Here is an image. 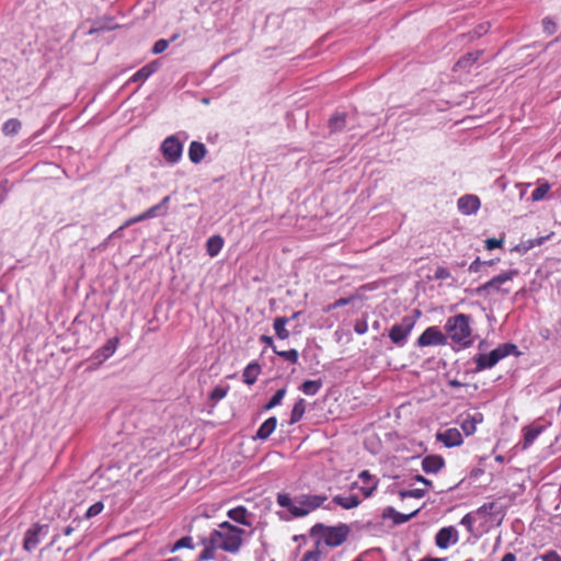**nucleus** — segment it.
<instances>
[{"label":"nucleus","mask_w":561,"mask_h":561,"mask_svg":"<svg viewBox=\"0 0 561 561\" xmlns=\"http://www.w3.org/2000/svg\"><path fill=\"white\" fill-rule=\"evenodd\" d=\"M325 495L300 494L291 497L288 493H278L276 501L280 507L288 511L291 517H305L320 507L325 501Z\"/></svg>","instance_id":"1"},{"label":"nucleus","mask_w":561,"mask_h":561,"mask_svg":"<svg viewBox=\"0 0 561 561\" xmlns=\"http://www.w3.org/2000/svg\"><path fill=\"white\" fill-rule=\"evenodd\" d=\"M243 533V529L224 522L219 525V529L210 534L209 540L221 550L236 553L241 548Z\"/></svg>","instance_id":"2"},{"label":"nucleus","mask_w":561,"mask_h":561,"mask_svg":"<svg viewBox=\"0 0 561 561\" xmlns=\"http://www.w3.org/2000/svg\"><path fill=\"white\" fill-rule=\"evenodd\" d=\"M471 316L459 313L447 319L445 330L447 337L460 347H469L472 344Z\"/></svg>","instance_id":"3"},{"label":"nucleus","mask_w":561,"mask_h":561,"mask_svg":"<svg viewBox=\"0 0 561 561\" xmlns=\"http://www.w3.org/2000/svg\"><path fill=\"white\" fill-rule=\"evenodd\" d=\"M350 533V527L345 524L337 526H324L323 524H316L311 528L312 535H320L324 543L330 547H337L342 545Z\"/></svg>","instance_id":"4"},{"label":"nucleus","mask_w":561,"mask_h":561,"mask_svg":"<svg viewBox=\"0 0 561 561\" xmlns=\"http://www.w3.org/2000/svg\"><path fill=\"white\" fill-rule=\"evenodd\" d=\"M514 350H516L514 344L506 343L500 345L488 354H478L474 357L477 370L481 371L494 367L502 358L508 356Z\"/></svg>","instance_id":"5"},{"label":"nucleus","mask_w":561,"mask_h":561,"mask_svg":"<svg viewBox=\"0 0 561 561\" xmlns=\"http://www.w3.org/2000/svg\"><path fill=\"white\" fill-rule=\"evenodd\" d=\"M519 274L518 270H510L492 277L489 282L479 286L476 291L480 296L489 295L491 291L502 293L503 295L510 294V288H503L502 286L507 282L512 280Z\"/></svg>","instance_id":"6"},{"label":"nucleus","mask_w":561,"mask_h":561,"mask_svg":"<svg viewBox=\"0 0 561 561\" xmlns=\"http://www.w3.org/2000/svg\"><path fill=\"white\" fill-rule=\"evenodd\" d=\"M160 150L167 162L175 164L182 158L183 144L175 135H171L162 141Z\"/></svg>","instance_id":"7"},{"label":"nucleus","mask_w":561,"mask_h":561,"mask_svg":"<svg viewBox=\"0 0 561 561\" xmlns=\"http://www.w3.org/2000/svg\"><path fill=\"white\" fill-rule=\"evenodd\" d=\"M414 328V321L404 317L400 323L394 324L389 331V337L397 346H403Z\"/></svg>","instance_id":"8"},{"label":"nucleus","mask_w":561,"mask_h":561,"mask_svg":"<svg viewBox=\"0 0 561 561\" xmlns=\"http://www.w3.org/2000/svg\"><path fill=\"white\" fill-rule=\"evenodd\" d=\"M48 534V525L34 524L31 528L25 531L23 539V548L26 551H33L42 538Z\"/></svg>","instance_id":"9"},{"label":"nucleus","mask_w":561,"mask_h":561,"mask_svg":"<svg viewBox=\"0 0 561 561\" xmlns=\"http://www.w3.org/2000/svg\"><path fill=\"white\" fill-rule=\"evenodd\" d=\"M447 336L437 327L427 328L417 339L416 344L420 347L431 345H445Z\"/></svg>","instance_id":"10"},{"label":"nucleus","mask_w":561,"mask_h":561,"mask_svg":"<svg viewBox=\"0 0 561 561\" xmlns=\"http://www.w3.org/2000/svg\"><path fill=\"white\" fill-rule=\"evenodd\" d=\"M378 486V479L373 477L368 470H363L358 474V480L352 484V489H358L365 497L373 495Z\"/></svg>","instance_id":"11"},{"label":"nucleus","mask_w":561,"mask_h":561,"mask_svg":"<svg viewBox=\"0 0 561 561\" xmlns=\"http://www.w3.org/2000/svg\"><path fill=\"white\" fill-rule=\"evenodd\" d=\"M458 541V530L453 527H443L435 537V543L440 549H447L450 545Z\"/></svg>","instance_id":"12"},{"label":"nucleus","mask_w":561,"mask_h":561,"mask_svg":"<svg viewBox=\"0 0 561 561\" xmlns=\"http://www.w3.org/2000/svg\"><path fill=\"white\" fill-rule=\"evenodd\" d=\"M436 439L449 448L459 446L463 442L461 433L455 427L448 428L444 432H438L436 434Z\"/></svg>","instance_id":"13"},{"label":"nucleus","mask_w":561,"mask_h":561,"mask_svg":"<svg viewBox=\"0 0 561 561\" xmlns=\"http://www.w3.org/2000/svg\"><path fill=\"white\" fill-rule=\"evenodd\" d=\"M458 209L463 215H471L480 208V199L476 195H463L458 199Z\"/></svg>","instance_id":"14"},{"label":"nucleus","mask_w":561,"mask_h":561,"mask_svg":"<svg viewBox=\"0 0 561 561\" xmlns=\"http://www.w3.org/2000/svg\"><path fill=\"white\" fill-rule=\"evenodd\" d=\"M117 343V339H111L102 347L93 353L92 358L96 360V366L101 365L115 353Z\"/></svg>","instance_id":"15"},{"label":"nucleus","mask_w":561,"mask_h":561,"mask_svg":"<svg viewBox=\"0 0 561 561\" xmlns=\"http://www.w3.org/2000/svg\"><path fill=\"white\" fill-rule=\"evenodd\" d=\"M545 428L546 426L538 423H533L528 426H525L523 428V449H527L535 442V439L545 431Z\"/></svg>","instance_id":"16"},{"label":"nucleus","mask_w":561,"mask_h":561,"mask_svg":"<svg viewBox=\"0 0 561 561\" xmlns=\"http://www.w3.org/2000/svg\"><path fill=\"white\" fill-rule=\"evenodd\" d=\"M445 466V460L438 455H428L422 460V469L426 473H437Z\"/></svg>","instance_id":"17"},{"label":"nucleus","mask_w":561,"mask_h":561,"mask_svg":"<svg viewBox=\"0 0 561 561\" xmlns=\"http://www.w3.org/2000/svg\"><path fill=\"white\" fill-rule=\"evenodd\" d=\"M277 426V419L275 416L268 417L263 424L259 427L254 439L265 440L271 434L275 431Z\"/></svg>","instance_id":"18"},{"label":"nucleus","mask_w":561,"mask_h":561,"mask_svg":"<svg viewBox=\"0 0 561 561\" xmlns=\"http://www.w3.org/2000/svg\"><path fill=\"white\" fill-rule=\"evenodd\" d=\"M207 149L203 142L192 141L188 148V158L190 160L197 164L199 163L206 156Z\"/></svg>","instance_id":"19"},{"label":"nucleus","mask_w":561,"mask_h":561,"mask_svg":"<svg viewBox=\"0 0 561 561\" xmlns=\"http://www.w3.org/2000/svg\"><path fill=\"white\" fill-rule=\"evenodd\" d=\"M229 518L241 525L250 526L251 522L248 519L249 513L244 506H238L228 512Z\"/></svg>","instance_id":"20"},{"label":"nucleus","mask_w":561,"mask_h":561,"mask_svg":"<svg viewBox=\"0 0 561 561\" xmlns=\"http://www.w3.org/2000/svg\"><path fill=\"white\" fill-rule=\"evenodd\" d=\"M158 69L156 62H150L140 68L134 76L130 78L133 82H144L146 81L153 72Z\"/></svg>","instance_id":"21"},{"label":"nucleus","mask_w":561,"mask_h":561,"mask_svg":"<svg viewBox=\"0 0 561 561\" xmlns=\"http://www.w3.org/2000/svg\"><path fill=\"white\" fill-rule=\"evenodd\" d=\"M332 501H333V503H335L336 505H339L345 510L355 508L360 503L359 499L356 495H348V496L335 495V496H333Z\"/></svg>","instance_id":"22"},{"label":"nucleus","mask_w":561,"mask_h":561,"mask_svg":"<svg viewBox=\"0 0 561 561\" xmlns=\"http://www.w3.org/2000/svg\"><path fill=\"white\" fill-rule=\"evenodd\" d=\"M482 55V50H477L473 53H468L467 55L462 56L455 65L454 69H468L472 64H474L480 56Z\"/></svg>","instance_id":"23"},{"label":"nucleus","mask_w":561,"mask_h":561,"mask_svg":"<svg viewBox=\"0 0 561 561\" xmlns=\"http://www.w3.org/2000/svg\"><path fill=\"white\" fill-rule=\"evenodd\" d=\"M289 319L286 317H277L274 320V330L276 333V336L280 340H286L289 336V331L286 329V324L288 323Z\"/></svg>","instance_id":"24"},{"label":"nucleus","mask_w":561,"mask_h":561,"mask_svg":"<svg viewBox=\"0 0 561 561\" xmlns=\"http://www.w3.org/2000/svg\"><path fill=\"white\" fill-rule=\"evenodd\" d=\"M224 247V239L220 236H213L206 242L207 253L214 257Z\"/></svg>","instance_id":"25"},{"label":"nucleus","mask_w":561,"mask_h":561,"mask_svg":"<svg viewBox=\"0 0 561 561\" xmlns=\"http://www.w3.org/2000/svg\"><path fill=\"white\" fill-rule=\"evenodd\" d=\"M305 411H306V401H305V399L300 398L294 404V408L290 413L289 423L295 424V423L299 422L302 419Z\"/></svg>","instance_id":"26"},{"label":"nucleus","mask_w":561,"mask_h":561,"mask_svg":"<svg viewBox=\"0 0 561 561\" xmlns=\"http://www.w3.org/2000/svg\"><path fill=\"white\" fill-rule=\"evenodd\" d=\"M260 373V366L257 364H249L243 371V381L248 385H253Z\"/></svg>","instance_id":"27"},{"label":"nucleus","mask_w":561,"mask_h":561,"mask_svg":"<svg viewBox=\"0 0 561 561\" xmlns=\"http://www.w3.org/2000/svg\"><path fill=\"white\" fill-rule=\"evenodd\" d=\"M322 387V380H306L301 386L300 390L307 396H314Z\"/></svg>","instance_id":"28"},{"label":"nucleus","mask_w":561,"mask_h":561,"mask_svg":"<svg viewBox=\"0 0 561 561\" xmlns=\"http://www.w3.org/2000/svg\"><path fill=\"white\" fill-rule=\"evenodd\" d=\"M21 122L16 118H11V119H8L3 125H2V133L7 136H12V135H15L19 133V130L21 129Z\"/></svg>","instance_id":"29"},{"label":"nucleus","mask_w":561,"mask_h":561,"mask_svg":"<svg viewBox=\"0 0 561 561\" xmlns=\"http://www.w3.org/2000/svg\"><path fill=\"white\" fill-rule=\"evenodd\" d=\"M329 126H330L331 131H341L346 126V115L345 114L334 115L330 119Z\"/></svg>","instance_id":"30"},{"label":"nucleus","mask_w":561,"mask_h":561,"mask_svg":"<svg viewBox=\"0 0 561 561\" xmlns=\"http://www.w3.org/2000/svg\"><path fill=\"white\" fill-rule=\"evenodd\" d=\"M286 394V388L278 389L271 400L263 407L264 411H268L277 405H279Z\"/></svg>","instance_id":"31"},{"label":"nucleus","mask_w":561,"mask_h":561,"mask_svg":"<svg viewBox=\"0 0 561 561\" xmlns=\"http://www.w3.org/2000/svg\"><path fill=\"white\" fill-rule=\"evenodd\" d=\"M187 548L194 549L193 538L190 536L182 537L171 548L170 552H175L180 549Z\"/></svg>","instance_id":"32"},{"label":"nucleus","mask_w":561,"mask_h":561,"mask_svg":"<svg viewBox=\"0 0 561 561\" xmlns=\"http://www.w3.org/2000/svg\"><path fill=\"white\" fill-rule=\"evenodd\" d=\"M549 190L550 185L547 182L539 183V185L531 193V199L535 202L542 199Z\"/></svg>","instance_id":"33"},{"label":"nucleus","mask_w":561,"mask_h":561,"mask_svg":"<svg viewBox=\"0 0 561 561\" xmlns=\"http://www.w3.org/2000/svg\"><path fill=\"white\" fill-rule=\"evenodd\" d=\"M275 353L291 364H296L298 362L299 354L296 350L291 348L288 351H275Z\"/></svg>","instance_id":"34"},{"label":"nucleus","mask_w":561,"mask_h":561,"mask_svg":"<svg viewBox=\"0 0 561 561\" xmlns=\"http://www.w3.org/2000/svg\"><path fill=\"white\" fill-rule=\"evenodd\" d=\"M491 27L489 22H484L479 24L472 32L469 33L471 39L479 38L482 35L486 34Z\"/></svg>","instance_id":"35"},{"label":"nucleus","mask_w":561,"mask_h":561,"mask_svg":"<svg viewBox=\"0 0 561 561\" xmlns=\"http://www.w3.org/2000/svg\"><path fill=\"white\" fill-rule=\"evenodd\" d=\"M145 220V218H142V214L136 216V217H133L130 219H128L122 227H119L117 230H115L114 232H112L108 237V239L113 238V237H116V236H119L121 234V231L130 226V225H134V224H137L139 221H142Z\"/></svg>","instance_id":"36"},{"label":"nucleus","mask_w":561,"mask_h":561,"mask_svg":"<svg viewBox=\"0 0 561 561\" xmlns=\"http://www.w3.org/2000/svg\"><path fill=\"white\" fill-rule=\"evenodd\" d=\"M535 561H561V556L554 550H549L538 556Z\"/></svg>","instance_id":"37"},{"label":"nucleus","mask_w":561,"mask_h":561,"mask_svg":"<svg viewBox=\"0 0 561 561\" xmlns=\"http://www.w3.org/2000/svg\"><path fill=\"white\" fill-rule=\"evenodd\" d=\"M114 27L115 26H112L110 24H105L102 21H96L94 23V25L85 32V34L87 35H93V34L99 33L101 31L112 30Z\"/></svg>","instance_id":"38"},{"label":"nucleus","mask_w":561,"mask_h":561,"mask_svg":"<svg viewBox=\"0 0 561 561\" xmlns=\"http://www.w3.org/2000/svg\"><path fill=\"white\" fill-rule=\"evenodd\" d=\"M215 546L216 545H213L211 546H208L206 547L198 556L197 558V561H207V560H211L215 558Z\"/></svg>","instance_id":"39"},{"label":"nucleus","mask_w":561,"mask_h":561,"mask_svg":"<svg viewBox=\"0 0 561 561\" xmlns=\"http://www.w3.org/2000/svg\"><path fill=\"white\" fill-rule=\"evenodd\" d=\"M321 551L319 550V543L312 550L307 551L300 561H319Z\"/></svg>","instance_id":"40"},{"label":"nucleus","mask_w":561,"mask_h":561,"mask_svg":"<svg viewBox=\"0 0 561 561\" xmlns=\"http://www.w3.org/2000/svg\"><path fill=\"white\" fill-rule=\"evenodd\" d=\"M103 507H104V505L102 502H96V503L92 504L88 508V511L85 513V517L91 518V517L99 515L103 511Z\"/></svg>","instance_id":"41"},{"label":"nucleus","mask_w":561,"mask_h":561,"mask_svg":"<svg viewBox=\"0 0 561 561\" xmlns=\"http://www.w3.org/2000/svg\"><path fill=\"white\" fill-rule=\"evenodd\" d=\"M425 495V490L423 489H413L409 491H401L400 496L401 497H415V499H422Z\"/></svg>","instance_id":"42"},{"label":"nucleus","mask_w":561,"mask_h":561,"mask_svg":"<svg viewBox=\"0 0 561 561\" xmlns=\"http://www.w3.org/2000/svg\"><path fill=\"white\" fill-rule=\"evenodd\" d=\"M542 27L548 35H552L557 31V24L550 18L542 20Z\"/></svg>","instance_id":"43"},{"label":"nucleus","mask_w":561,"mask_h":561,"mask_svg":"<svg viewBox=\"0 0 561 561\" xmlns=\"http://www.w3.org/2000/svg\"><path fill=\"white\" fill-rule=\"evenodd\" d=\"M450 277V273L447 268L443 267V266H438L435 272H434V276L433 278L436 279V280H443V279H447Z\"/></svg>","instance_id":"44"},{"label":"nucleus","mask_w":561,"mask_h":561,"mask_svg":"<svg viewBox=\"0 0 561 561\" xmlns=\"http://www.w3.org/2000/svg\"><path fill=\"white\" fill-rule=\"evenodd\" d=\"M461 430L467 436L472 435L476 432V426L471 423L468 416L461 422Z\"/></svg>","instance_id":"45"},{"label":"nucleus","mask_w":561,"mask_h":561,"mask_svg":"<svg viewBox=\"0 0 561 561\" xmlns=\"http://www.w3.org/2000/svg\"><path fill=\"white\" fill-rule=\"evenodd\" d=\"M168 46H169V41L159 39L154 43V45L152 47V53L156 55L161 54L168 48Z\"/></svg>","instance_id":"46"},{"label":"nucleus","mask_w":561,"mask_h":561,"mask_svg":"<svg viewBox=\"0 0 561 561\" xmlns=\"http://www.w3.org/2000/svg\"><path fill=\"white\" fill-rule=\"evenodd\" d=\"M416 513H417V511H414L413 513L405 515V514H401V513L397 512V514L394 515V519H393V522H394L396 524H403V523H407V522H409L413 516H415V515H416Z\"/></svg>","instance_id":"47"},{"label":"nucleus","mask_w":561,"mask_h":561,"mask_svg":"<svg viewBox=\"0 0 561 561\" xmlns=\"http://www.w3.org/2000/svg\"><path fill=\"white\" fill-rule=\"evenodd\" d=\"M503 244V239H494L490 238L485 240V249L493 250L495 248H501Z\"/></svg>","instance_id":"48"},{"label":"nucleus","mask_w":561,"mask_h":561,"mask_svg":"<svg viewBox=\"0 0 561 561\" xmlns=\"http://www.w3.org/2000/svg\"><path fill=\"white\" fill-rule=\"evenodd\" d=\"M160 208H162V204H158L150 207L145 213H142V218L148 219L154 217Z\"/></svg>","instance_id":"49"},{"label":"nucleus","mask_w":561,"mask_h":561,"mask_svg":"<svg viewBox=\"0 0 561 561\" xmlns=\"http://www.w3.org/2000/svg\"><path fill=\"white\" fill-rule=\"evenodd\" d=\"M368 330V324L366 321H357L354 325V331L357 333V334H365Z\"/></svg>","instance_id":"50"},{"label":"nucleus","mask_w":561,"mask_h":561,"mask_svg":"<svg viewBox=\"0 0 561 561\" xmlns=\"http://www.w3.org/2000/svg\"><path fill=\"white\" fill-rule=\"evenodd\" d=\"M485 262H482L479 257H477L470 265L469 272L477 273L480 271L481 266L484 265Z\"/></svg>","instance_id":"51"},{"label":"nucleus","mask_w":561,"mask_h":561,"mask_svg":"<svg viewBox=\"0 0 561 561\" xmlns=\"http://www.w3.org/2000/svg\"><path fill=\"white\" fill-rule=\"evenodd\" d=\"M227 391L221 387H216L211 392V398L215 400L222 399L226 396Z\"/></svg>","instance_id":"52"},{"label":"nucleus","mask_w":561,"mask_h":561,"mask_svg":"<svg viewBox=\"0 0 561 561\" xmlns=\"http://www.w3.org/2000/svg\"><path fill=\"white\" fill-rule=\"evenodd\" d=\"M350 298H340L336 301H334L332 305L328 307V310L336 309L339 307L345 306L350 302Z\"/></svg>","instance_id":"53"},{"label":"nucleus","mask_w":561,"mask_h":561,"mask_svg":"<svg viewBox=\"0 0 561 561\" xmlns=\"http://www.w3.org/2000/svg\"><path fill=\"white\" fill-rule=\"evenodd\" d=\"M396 514H397V511H396L393 507L388 506V507H386V508L382 511L381 516H382V518H383V519H386V518H390V517H391L392 519H394V515H396Z\"/></svg>","instance_id":"54"},{"label":"nucleus","mask_w":561,"mask_h":561,"mask_svg":"<svg viewBox=\"0 0 561 561\" xmlns=\"http://www.w3.org/2000/svg\"><path fill=\"white\" fill-rule=\"evenodd\" d=\"M471 423L477 427V424L481 423L483 421V415L480 412H476L473 415H468Z\"/></svg>","instance_id":"55"},{"label":"nucleus","mask_w":561,"mask_h":561,"mask_svg":"<svg viewBox=\"0 0 561 561\" xmlns=\"http://www.w3.org/2000/svg\"><path fill=\"white\" fill-rule=\"evenodd\" d=\"M260 340H261V342H262V343H264L265 345L271 346V347L273 348V351H274V352L276 351V347L274 346L273 339H272L271 336L262 335Z\"/></svg>","instance_id":"56"},{"label":"nucleus","mask_w":561,"mask_h":561,"mask_svg":"<svg viewBox=\"0 0 561 561\" xmlns=\"http://www.w3.org/2000/svg\"><path fill=\"white\" fill-rule=\"evenodd\" d=\"M415 480H416V481H419V482H421V483H423V484H425V485H428V486H431V485H432V481L427 480V479H426V478H424L423 476H420V474H419V476H416V477H415Z\"/></svg>","instance_id":"57"},{"label":"nucleus","mask_w":561,"mask_h":561,"mask_svg":"<svg viewBox=\"0 0 561 561\" xmlns=\"http://www.w3.org/2000/svg\"><path fill=\"white\" fill-rule=\"evenodd\" d=\"M501 561H516V556L512 552H507L504 554Z\"/></svg>","instance_id":"58"},{"label":"nucleus","mask_w":561,"mask_h":561,"mask_svg":"<svg viewBox=\"0 0 561 561\" xmlns=\"http://www.w3.org/2000/svg\"><path fill=\"white\" fill-rule=\"evenodd\" d=\"M461 524L462 525H467V526H470L471 525V517L469 514L465 515L461 519Z\"/></svg>","instance_id":"59"},{"label":"nucleus","mask_w":561,"mask_h":561,"mask_svg":"<svg viewBox=\"0 0 561 561\" xmlns=\"http://www.w3.org/2000/svg\"><path fill=\"white\" fill-rule=\"evenodd\" d=\"M492 507H493V503H485V504H483V505L479 508V511H481V512H488V511L492 510Z\"/></svg>","instance_id":"60"},{"label":"nucleus","mask_w":561,"mask_h":561,"mask_svg":"<svg viewBox=\"0 0 561 561\" xmlns=\"http://www.w3.org/2000/svg\"><path fill=\"white\" fill-rule=\"evenodd\" d=\"M75 528L72 526H67L65 529H64V535L65 536H70L72 533H73Z\"/></svg>","instance_id":"61"},{"label":"nucleus","mask_w":561,"mask_h":561,"mask_svg":"<svg viewBox=\"0 0 561 561\" xmlns=\"http://www.w3.org/2000/svg\"><path fill=\"white\" fill-rule=\"evenodd\" d=\"M445 560L446 559L426 557V558L421 559L420 561H445Z\"/></svg>","instance_id":"62"},{"label":"nucleus","mask_w":561,"mask_h":561,"mask_svg":"<svg viewBox=\"0 0 561 561\" xmlns=\"http://www.w3.org/2000/svg\"><path fill=\"white\" fill-rule=\"evenodd\" d=\"M170 201V196H165L160 204H162V207H164Z\"/></svg>","instance_id":"63"},{"label":"nucleus","mask_w":561,"mask_h":561,"mask_svg":"<svg viewBox=\"0 0 561 561\" xmlns=\"http://www.w3.org/2000/svg\"><path fill=\"white\" fill-rule=\"evenodd\" d=\"M163 561H181L178 557H174V558H170L168 560H163Z\"/></svg>","instance_id":"64"}]
</instances>
